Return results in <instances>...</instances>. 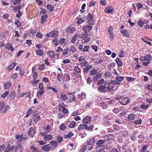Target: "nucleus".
<instances>
[{
	"label": "nucleus",
	"instance_id": "f257e3e1",
	"mask_svg": "<svg viewBox=\"0 0 152 152\" xmlns=\"http://www.w3.org/2000/svg\"><path fill=\"white\" fill-rule=\"evenodd\" d=\"M105 142L104 140L102 139L99 140L97 141L96 144L97 146L96 147V151L100 152L104 150L105 147L104 144Z\"/></svg>",
	"mask_w": 152,
	"mask_h": 152
},
{
	"label": "nucleus",
	"instance_id": "f03ea898",
	"mask_svg": "<svg viewBox=\"0 0 152 152\" xmlns=\"http://www.w3.org/2000/svg\"><path fill=\"white\" fill-rule=\"evenodd\" d=\"M10 108L9 106L6 105L5 103L2 102H0V111L1 112L6 113Z\"/></svg>",
	"mask_w": 152,
	"mask_h": 152
},
{
	"label": "nucleus",
	"instance_id": "7ed1b4c3",
	"mask_svg": "<svg viewBox=\"0 0 152 152\" xmlns=\"http://www.w3.org/2000/svg\"><path fill=\"white\" fill-rule=\"evenodd\" d=\"M14 148V152H22L23 150V147L20 144H18L15 146H13L11 148V149Z\"/></svg>",
	"mask_w": 152,
	"mask_h": 152
},
{
	"label": "nucleus",
	"instance_id": "20e7f679",
	"mask_svg": "<svg viewBox=\"0 0 152 152\" xmlns=\"http://www.w3.org/2000/svg\"><path fill=\"white\" fill-rule=\"evenodd\" d=\"M115 138L114 136L112 134H109L104 136L103 138L104 141H110L114 140Z\"/></svg>",
	"mask_w": 152,
	"mask_h": 152
},
{
	"label": "nucleus",
	"instance_id": "39448f33",
	"mask_svg": "<svg viewBox=\"0 0 152 152\" xmlns=\"http://www.w3.org/2000/svg\"><path fill=\"white\" fill-rule=\"evenodd\" d=\"M152 56L150 55H146L144 56H142L140 58L141 61H150L151 60Z\"/></svg>",
	"mask_w": 152,
	"mask_h": 152
},
{
	"label": "nucleus",
	"instance_id": "423d86ee",
	"mask_svg": "<svg viewBox=\"0 0 152 152\" xmlns=\"http://www.w3.org/2000/svg\"><path fill=\"white\" fill-rule=\"evenodd\" d=\"M130 102L129 98L128 97H126L122 98L121 100L119 101V103L123 105H126L129 103Z\"/></svg>",
	"mask_w": 152,
	"mask_h": 152
},
{
	"label": "nucleus",
	"instance_id": "0eeeda50",
	"mask_svg": "<svg viewBox=\"0 0 152 152\" xmlns=\"http://www.w3.org/2000/svg\"><path fill=\"white\" fill-rule=\"evenodd\" d=\"M92 26L91 24H88L83 28V31L86 33L90 32L92 28Z\"/></svg>",
	"mask_w": 152,
	"mask_h": 152
},
{
	"label": "nucleus",
	"instance_id": "6e6552de",
	"mask_svg": "<svg viewBox=\"0 0 152 152\" xmlns=\"http://www.w3.org/2000/svg\"><path fill=\"white\" fill-rule=\"evenodd\" d=\"M35 127H30L28 130V135L31 137L34 136L35 133Z\"/></svg>",
	"mask_w": 152,
	"mask_h": 152
},
{
	"label": "nucleus",
	"instance_id": "1a4fd4ad",
	"mask_svg": "<svg viewBox=\"0 0 152 152\" xmlns=\"http://www.w3.org/2000/svg\"><path fill=\"white\" fill-rule=\"evenodd\" d=\"M58 31H52L48 34H47L46 36L48 37H56L58 36Z\"/></svg>",
	"mask_w": 152,
	"mask_h": 152
},
{
	"label": "nucleus",
	"instance_id": "9d476101",
	"mask_svg": "<svg viewBox=\"0 0 152 152\" xmlns=\"http://www.w3.org/2000/svg\"><path fill=\"white\" fill-rule=\"evenodd\" d=\"M94 17V15L91 13H89L87 15L88 22L90 24H93L94 21L92 20Z\"/></svg>",
	"mask_w": 152,
	"mask_h": 152
},
{
	"label": "nucleus",
	"instance_id": "9b49d317",
	"mask_svg": "<svg viewBox=\"0 0 152 152\" xmlns=\"http://www.w3.org/2000/svg\"><path fill=\"white\" fill-rule=\"evenodd\" d=\"M63 80L66 82H69L70 80V77L69 75L65 73L63 76Z\"/></svg>",
	"mask_w": 152,
	"mask_h": 152
},
{
	"label": "nucleus",
	"instance_id": "f8f14e48",
	"mask_svg": "<svg viewBox=\"0 0 152 152\" xmlns=\"http://www.w3.org/2000/svg\"><path fill=\"white\" fill-rule=\"evenodd\" d=\"M16 139H19L18 141V142L19 143L23 140L24 141L26 139L25 138L23 137V135L17 134L16 135Z\"/></svg>",
	"mask_w": 152,
	"mask_h": 152
},
{
	"label": "nucleus",
	"instance_id": "ddd939ff",
	"mask_svg": "<svg viewBox=\"0 0 152 152\" xmlns=\"http://www.w3.org/2000/svg\"><path fill=\"white\" fill-rule=\"evenodd\" d=\"M95 140L94 138H93L89 141H88L87 144L88 145H90V148H93L94 146V143L95 142Z\"/></svg>",
	"mask_w": 152,
	"mask_h": 152
},
{
	"label": "nucleus",
	"instance_id": "4468645a",
	"mask_svg": "<svg viewBox=\"0 0 152 152\" xmlns=\"http://www.w3.org/2000/svg\"><path fill=\"white\" fill-rule=\"evenodd\" d=\"M113 10V7L110 6H108L105 9V12L106 13H110Z\"/></svg>",
	"mask_w": 152,
	"mask_h": 152
},
{
	"label": "nucleus",
	"instance_id": "2eb2a0df",
	"mask_svg": "<svg viewBox=\"0 0 152 152\" xmlns=\"http://www.w3.org/2000/svg\"><path fill=\"white\" fill-rule=\"evenodd\" d=\"M49 145H45L42 147V149L44 151H47L51 150L52 149V147H49L48 146Z\"/></svg>",
	"mask_w": 152,
	"mask_h": 152
},
{
	"label": "nucleus",
	"instance_id": "dca6fc26",
	"mask_svg": "<svg viewBox=\"0 0 152 152\" xmlns=\"http://www.w3.org/2000/svg\"><path fill=\"white\" fill-rule=\"evenodd\" d=\"M91 121V117L89 116L86 117L83 119V122L84 123H88Z\"/></svg>",
	"mask_w": 152,
	"mask_h": 152
},
{
	"label": "nucleus",
	"instance_id": "f3484780",
	"mask_svg": "<svg viewBox=\"0 0 152 152\" xmlns=\"http://www.w3.org/2000/svg\"><path fill=\"white\" fill-rule=\"evenodd\" d=\"M60 98L61 100L64 101L67 100L68 99L66 95L63 92L61 93Z\"/></svg>",
	"mask_w": 152,
	"mask_h": 152
},
{
	"label": "nucleus",
	"instance_id": "a211bd4d",
	"mask_svg": "<svg viewBox=\"0 0 152 152\" xmlns=\"http://www.w3.org/2000/svg\"><path fill=\"white\" fill-rule=\"evenodd\" d=\"M114 88V86L110 82L108 83L107 86H106V90L107 91H111L113 90Z\"/></svg>",
	"mask_w": 152,
	"mask_h": 152
},
{
	"label": "nucleus",
	"instance_id": "6ab92c4d",
	"mask_svg": "<svg viewBox=\"0 0 152 152\" xmlns=\"http://www.w3.org/2000/svg\"><path fill=\"white\" fill-rule=\"evenodd\" d=\"M120 32L124 36L127 37H129V32L127 30L124 29L121 31Z\"/></svg>",
	"mask_w": 152,
	"mask_h": 152
},
{
	"label": "nucleus",
	"instance_id": "aec40b11",
	"mask_svg": "<svg viewBox=\"0 0 152 152\" xmlns=\"http://www.w3.org/2000/svg\"><path fill=\"white\" fill-rule=\"evenodd\" d=\"M75 31V28L73 27L70 26L66 30V32L71 33H73Z\"/></svg>",
	"mask_w": 152,
	"mask_h": 152
},
{
	"label": "nucleus",
	"instance_id": "412c9836",
	"mask_svg": "<svg viewBox=\"0 0 152 152\" xmlns=\"http://www.w3.org/2000/svg\"><path fill=\"white\" fill-rule=\"evenodd\" d=\"M101 75L100 74L98 73L94 76L93 78V80L95 82H97L98 80L101 78Z\"/></svg>",
	"mask_w": 152,
	"mask_h": 152
},
{
	"label": "nucleus",
	"instance_id": "4be33fe9",
	"mask_svg": "<svg viewBox=\"0 0 152 152\" xmlns=\"http://www.w3.org/2000/svg\"><path fill=\"white\" fill-rule=\"evenodd\" d=\"M92 66L90 65H88L86 67L84 68L83 71L85 73L88 72L89 70L92 68Z\"/></svg>",
	"mask_w": 152,
	"mask_h": 152
},
{
	"label": "nucleus",
	"instance_id": "5701e85b",
	"mask_svg": "<svg viewBox=\"0 0 152 152\" xmlns=\"http://www.w3.org/2000/svg\"><path fill=\"white\" fill-rule=\"evenodd\" d=\"M74 135L73 133L72 132H69L66 135H64V138H71Z\"/></svg>",
	"mask_w": 152,
	"mask_h": 152
},
{
	"label": "nucleus",
	"instance_id": "b1692460",
	"mask_svg": "<svg viewBox=\"0 0 152 152\" xmlns=\"http://www.w3.org/2000/svg\"><path fill=\"white\" fill-rule=\"evenodd\" d=\"M87 127V125L85 124H81L80 126L78 127V129L81 130L82 129H86V127Z\"/></svg>",
	"mask_w": 152,
	"mask_h": 152
},
{
	"label": "nucleus",
	"instance_id": "393cba45",
	"mask_svg": "<svg viewBox=\"0 0 152 152\" xmlns=\"http://www.w3.org/2000/svg\"><path fill=\"white\" fill-rule=\"evenodd\" d=\"M53 138V136L51 134H50L47 135L45 136L44 138V139L45 140V141H47L50 140L52 139Z\"/></svg>",
	"mask_w": 152,
	"mask_h": 152
},
{
	"label": "nucleus",
	"instance_id": "a878e982",
	"mask_svg": "<svg viewBox=\"0 0 152 152\" xmlns=\"http://www.w3.org/2000/svg\"><path fill=\"white\" fill-rule=\"evenodd\" d=\"M135 118V115L134 114H130L128 116V119L129 121L134 120Z\"/></svg>",
	"mask_w": 152,
	"mask_h": 152
},
{
	"label": "nucleus",
	"instance_id": "bb28decb",
	"mask_svg": "<svg viewBox=\"0 0 152 152\" xmlns=\"http://www.w3.org/2000/svg\"><path fill=\"white\" fill-rule=\"evenodd\" d=\"M47 18L48 16L47 15H42L41 17V23L42 24L44 23L46 21V20L47 19Z\"/></svg>",
	"mask_w": 152,
	"mask_h": 152
},
{
	"label": "nucleus",
	"instance_id": "cd10ccee",
	"mask_svg": "<svg viewBox=\"0 0 152 152\" xmlns=\"http://www.w3.org/2000/svg\"><path fill=\"white\" fill-rule=\"evenodd\" d=\"M115 61L117 64L118 66H122V62L119 58H116Z\"/></svg>",
	"mask_w": 152,
	"mask_h": 152
},
{
	"label": "nucleus",
	"instance_id": "c85d7f7f",
	"mask_svg": "<svg viewBox=\"0 0 152 152\" xmlns=\"http://www.w3.org/2000/svg\"><path fill=\"white\" fill-rule=\"evenodd\" d=\"M44 89L39 90V91H37V95L38 97H39V96L42 95L44 93Z\"/></svg>",
	"mask_w": 152,
	"mask_h": 152
},
{
	"label": "nucleus",
	"instance_id": "c756f323",
	"mask_svg": "<svg viewBox=\"0 0 152 152\" xmlns=\"http://www.w3.org/2000/svg\"><path fill=\"white\" fill-rule=\"evenodd\" d=\"M11 83L9 82H7L4 84V88L6 89H8L10 86Z\"/></svg>",
	"mask_w": 152,
	"mask_h": 152
},
{
	"label": "nucleus",
	"instance_id": "7c9ffc66",
	"mask_svg": "<svg viewBox=\"0 0 152 152\" xmlns=\"http://www.w3.org/2000/svg\"><path fill=\"white\" fill-rule=\"evenodd\" d=\"M115 79L120 83V82L124 80V77H123L118 76L116 77Z\"/></svg>",
	"mask_w": 152,
	"mask_h": 152
},
{
	"label": "nucleus",
	"instance_id": "2f4dec72",
	"mask_svg": "<svg viewBox=\"0 0 152 152\" xmlns=\"http://www.w3.org/2000/svg\"><path fill=\"white\" fill-rule=\"evenodd\" d=\"M35 53L39 56H42L43 55V51L41 50H35Z\"/></svg>",
	"mask_w": 152,
	"mask_h": 152
},
{
	"label": "nucleus",
	"instance_id": "473e14b6",
	"mask_svg": "<svg viewBox=\"0 0 152 152\" xmlns=\"http://www.w3.org/2000/svg\"><path fill=\"white\" fill-rule=\"evenodd\" d=\"M16 65L15 63H12L11 65H10L8 67V69L9 70H11L13 69L14 67Z\"/></svg>",
	"mask_w": 152,
	"mask_h": 152
},
{
	"label": "nucleus",
	"instance_id": "72a5a7b5",
	"mask_svg": "<svg viewBox=\"0 0 152 152\" xmlns=\"http://www.w3.org/2000/svg\"><path fill=\"white\" fill-rule=\"evenodd\" d=\"M78 36V35L77 34H75L73 36L71 40V41L72 43H74L76 42L77 39V37Z\"/></svg>",
	"mask_w": 152,
	"mask_h": 152
},
{
	"label": "nucleus",
	"instance_id": "f704fd0d",
	"mask_svg": "<svg viewBox=\"0 0 152 152\" xmlns=\"http://www.w3.org/2000/svg\"><path fill=\"white\" fill-rule=\"evenodd\" d=\"M74 71L77 73H79L81 72V69L78 66H76L74 68Z\"/></svg>",
	"mask_w": 152,
	"mask_h": 152
},
{
	"label": "nucleus",
	"instance_id": "c9c22d12",
	"mask_svg": "<svg viewBox=\"0 0 152 152\" xmlns=\"http://www.w3.org/2000/svg\"><path fill=\"white\" fill-rule=\"evenodd\" d=\"M76 123V122L73 121L69 124V127L70 128H73L75 127Z\"/></svg>",
	"mask_w": 152,
	"mask_h": 152
},
{
	"label": "nucleus",
	"instance_id": "e433bc0d",
	"mask_svg": "<svg viewBox=\"0 0 152 152\" xmlns=\"http://www.w3.org/2000/svg\"><path fill=\"white\" fill-rule=\"evenodd\" d=\"M113 129L116 131H118L120 129V127L116 124H115L113 125Z\"/></svg>",
	"mask_w": 152,
	"mask_h": 152
},
{
	"label": "nucleus",
	"instance_id": "4c0bfd02",
	"mask_svg": "<svg viewBox=\"0 0 152 152\" xmlns=\"http://www.w3.org/2000/svg\"><path fill=\"white\" fill-rule=\"evenodd\" d=\"M110 84H111L113 85H115L116 84L119 85L120 83L119 82H118V81L115 79V80H112L111 82H110Z\"/></svg>",
	"mask_w": 152,
	"mask_h": 152
},
{
	"label": "nucleus",
	"instance_id": "58836bf2",
	"mask_svg": "<svg viewBox=\"0 0 152 152\" xmlns=\"http://www.w3.org/2000/svg\"><path fill=\"white\" fill-rule=\"evenodd\" d=\"M48 53L50 58H53L54 57V55L53 52L52 51H49L48 52Z\"/></svg>",
	"mask_w": 152,
	"mask_h": 152
},
{
	"label": "nucleus",
	"instance_id": "ea45409f",
	"mask_svg": "<svg viewBox=\"0 0 152 152\" xmlns=\"http://www.w3.org/2000/svg\"><path fill=\"white\" fill-rule=\"evenodd\" d=\"M148 145H144L142 148H141L140 152H145L147 149Z\"/></svg>",
	"mask_w": 152,
	"mask_h": 152
},
{
	"label": "nucleus",
	"instance_id": "a19ab883",
	"mask_svg": "<svg viewBox=\"0 0 152 152\" xmlns=\"http://www.w3.org/2000/svg\"><path fill=\"white\" fill-rule=\"evenodd\" d=\"M97 71L94 69H91L90 72V74L91 75H94L96 73Z\"/></svg>",
	"mask_w": 152,
	"mask_h": 152
},
{
	"label": "nucleus",
	"instance_id": "79ce46f5",
	"mask_svg": "<svg viewBox=\"0 0 152 152\" xmlns=\"http://www.w3.org/2000/svg\"><path fill=\"white\" fill-rule=\"evenodd\" d=\"M60 128L61 130H64L66 128V125L64 124H61L60 126Z\"/></svg>",
	"mask_w": 152,
	"mask_h": 152
},
{
	"label": "nucleus",
	"instance_id": "37998d69",
	"mask_svg": "<svg viewBox=\"0 0 152 152\" xmlns=\"http://www.w3.org/2000/svg\"><path fill=\"white\" fill-rule=\"evenodd\" d=\"M140 108L143 109L147 110L148 108V105L143 104L140 106Z\"/></svg>",
	"mask_w": 152,
	"mask_h": 152
},
{
	"label": "nucleus",
	"instance_id": "c03bdc74",
	"mask_svg": "<svg viewBox=\"0 0 152 152\" xmlns=\"http://www.w3.org/2000/svg\"><path fill=\"white\" fill-rule=\"evenodd\" d=\"M61 108L62 109V112L63 113L65 114H67L69 113V111L66 109L64 107L62 106Z\"/></svg>",
	"mask_w": 152,
	"mask_h": 152
},
{
	"label": "nucleus",
	"instance_id": "a18cd8bd",
	"mask_svg": "<svg viewBox=\"0 0 152 152\" xmlns=\"http://www.w3.org/2000/svg\"><path fill=\"white\" fill-rule=\"evenodd\" d=\"M90 40V37H86L82 40V41L84 43L88 42Z\"/></svg>",
	"mask_w": 152,
	"mask_h": 152
},
{
	"label": "nucleus",
	"instance_id": "49530a36",
	"mask_svg": "<svg viewBox=\"0 0 152 152\" xmlns=\"http://www.w3.org/2000/svg\"><path fill=\"white\" fill-rule=\"evenodd\" d=\"M84 21V20L82 18H78L77 22V24H80Z\"/></svg>",
	"mask_w": 152,
	"mask_h": 152
},
{
	"label": "nucleus",
	"instance_id": "de8ad7c7",
	"mask_svg": "<svg viewBox=\"0 0 152 152\" xmlns=\"http://www.w3.org/2000/svg\"><path fill=\"white\" fill-rule=\"evenodd\" d=\"M142 122V121L141 119L136 120L134 122V124L137 125L141 124Z\"/></svg>",
	"mask_w": 152,
	"mask_h": 152
},
{
	"label": "nucleus",
	"instance_id": "09e8293b",
	"mask_svg": "<svg viewBox=\"0 0 152 152\" xmlns=\"http://www.w3.org/2000/svg\"><path fill=\"white\" fill-rule=\"evenodd\" d=\"M106 88V87L104 85H102L98 88V90H102Z\"/></svg>",
	"mask_w": 152,
	"mask_h": 152
},
{
	"label": "nucleus",
	"instance_id": "8fccbe9b",
	"mask_svg": "<svg viewBox=\"0 0 152 152\" xmlns=\"http://www.w3.org/2000/svg\"><path fill=\"white\" fill-rule=\"evenodd\" d=\"M85 58L86 57L84 55L81 56L78 58V61L80 62H82L83 61L85 60Z\"/></svg>",
	"mask_w": 152,
	"mask_h": 152
},
{
	"label": "nucleus",
	"instance_id": "3c124183",
	"mask_svg": "<svg viewBox=\"0 0 152 152\" xmlns=\"http://www.w3.org/2000/svg\"><path fill=\"white\" fill-rule=\"evenodd\" d=\"M146 88L150 91H152V83L149 84L146 86Z\"/></svg>",
	"mask_w": 152,
	"mask_h": 152
},
{
	"label": "nucleus",
	"instance_id": "603ef678",
	"mask_svg": "<svg viewBox=\"0 0 152 152\" xmlns=\"http://www.w3.org/2000/svg\"><path fill=\"white\" fill-rule=\"evenodd\" d=\"M88 64V62L85 60L80 63V66L82 67L85 66Z\"/></svg>",
	"mask_w": 152,
	"mask_h": 152
},
{
	"label": "nucleus",
	"instance_id": "864d4df0",
	"mask_svg": "<svg viewBox=\"0 0 152 152\" xmlns=\"http://www.w3.org/2000/svg\"><path fill=\"white\" fill-rule=\"evenodd\" d=\"M47 8L48 10L50 12H51L53 10V8L52 6L49 4H48L47 6Z\"/></svg>",
	"mask_w": 152,
	"mask_h": 152
},
{
	"label": "nucleus",
	"instance_id": "5fc2aeb1",
	"mask_svg": "<svg viewBox=\"0 0 152 152\" xmlns=\"http://www.w3.org/2000/svg\"><path fill=\"white\" fill-rule=\"evenodd\" d=\"M33 77L34 79H36L38 76V74L37 72L35 71L32 72Z\"/></svg>",
	"mask_w": 152,
	"mask_h": 152
},
{
	"label": "nucleus",
	"instance_id": "6e6d98bb",
	"mask_svg": "<svg viewBox=\"0 0 152 152\" xmlns=\"http://www.w3.org/2000/svg\"><path fill=\"white\" fill-rule=\"evenodd\" d=\"M22 7L21 5H18L16 6L14 9V10L15 12L20 11V10L21 9Z\"/></svg>",
	"mask_w": 152,
	"mask_h": 152
},
{
	"label": "nucleus",
	"instance_id": "4d7b16f0",
	"mask_svg": "<svg viewBox=\"0 0 152 152\" xmlns=\"http://www.w3.org/2000/svg\"><path fill=\"white\" fill-rule=\"evenodd\" d=\"M40 117L39 115L35 116L33 121L35 122H37L40 119Z\"/></svg>",
	"mask_w": 152,
	"mask_h": 152
},
{
	"label": "nucleus",
	"instance_id": "13d9d810",
	"mask_svg": "<svg viewBox=\"0 0 152 152\" xmlns=\"http://www.w3.org/2000/svg\"><path fill=\"white\" fill-rule=\"evenodd\" d=\"M53 43L55 46H57L58 44V42L57 39H55L53 41Z\"/></svg>",
	"mask_w": 152,
	"mask_h": 152
},
{
	"label": "nucleus",
	"instance_id": "bf43d9fd",
	"mask_svg": "<svg viewBox=\"0 0 152 152\" xmlns=\"http://www.w3.org/2000/svg\"><path fill=\"white\" fill-rule=\"evenodd\" d=\"M15 24L18 27H20L21 25L20 22L18 20H16L15 21Z\"/></svg>",
	"mask_w": 152,
	"mask_h": 152
},
{
	"label": "nucleus",
	"instance_id": "052dcab7",
	"mask_svg": "<svg viewBox=\"0 0 152 152\" xmlns=\"http://www.w3.org/2000/svg\"><path fill=\"white\" fill-rule=\"evenodd\" d=\"M103 124L105 125L110 126L111 125V123L109 121L107 120L104 121Z\"/></svg>",
	"mask_w": 152,
	"mask_h": 152
},
{
	"label": "nucleus",
	"instance_id": "680f3d73",
	"mask_svg": "<svg viewBox=\"0 0 152 152\" xmlns=\"http://www.w3.org/2000/svg\"><path fill=\"white\" fill-rule=\"evenodd\" d=\"M76 101L75 97V95H73L71 98H70L69 99V102H73Z\"/></svg>",
	"mask_w": 152,
	"mask_h": 152
},
{
	"label": "nucleus",
	"instance_id": "e2e57ef3",
	"mask_svg": "<svg viewBox=\"0 0 152 152\" xmlns=\"http://www.w3.org/2000/svg\"><path fill=\"white\" fill-rule=\"evenodd\" d=\"M69 50L70 51H72V53H75L76 51L75 47L74 46H72L71 48L70 49H69Z\"/></svg>",
	"mask_w": 152,
	"mask_h": 152
},
{
	"label": "nucleus",
	"instance_id": "0e129e2a",
	"mask_svg": "<svg viewBox=\"0 0 152 152\" xmlns=\"http://www.w3.org/2000/svg\"><path fill=\"white\" fill-rule=\"evenodd\" d=\"M9 94V92L7 91H6L1 95V97L2 98H4L8 95Z\"/></svg>",
	"mask_w": 152,
	"mask_h": 152
},
{
	"label": "nucleus",
	"instance_id": "69168bd1",
	"mask_svg": "<svg viewBox=\"0 0 152 152\" xmlns=\"http://www.w3.org/2000/svg\"><path fill=\"white\" fill-rule=\"evenodd\" d=\"M89 48V47L88 46H84L83 49L82 50L83 52L88 51Z\"/></svg>",
	"mask_w": 152,
	"mask_h": 152
},
{
	"label": "nucleus",
	"instance_id": "338daca9",
	"mask_svg": "<svg viewBox=\"0 0 152 152\" xmlns=\"http://www.w3.org/2000/svg\"><path fill=\"white\" fill-rule=\"evenodd\" d=\"M46 11L43 8H41L40 14L42 15H46Z\"/></svg>",
	"mask_w": 152,
	"mask_h": 152
},
{
	"label": "nucleus",
	"instance_id": "774afa93",
	"mask_svg": "<svg viewBox=\"0 0 152 152\" xmlns=\"http://www.w3.org/2000/svg\"><path fill=\"white\" fill-rule=\"evenodd\" d=\"M39 69L42 70H43L45 68V66L44 64H40L39 65Z\"/></svg>",
	"mask_w": 152,
	"mask_h": 152
}]
</instances>
